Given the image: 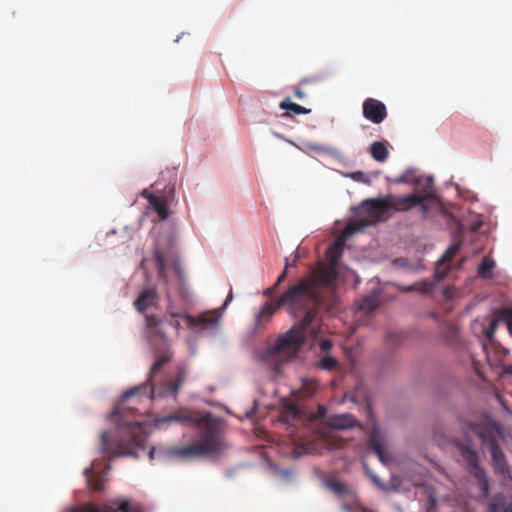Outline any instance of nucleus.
I'll use <instances>...</instances> for the list:
<instances>
[{
  "mask_svg": "<svg viewBox=\"0 0 512 512\" xmlns=\"http://www.w3.org/2000/svg\"><path fill=\"white\" fill-rule=\"evenodd\" d=\"M289 266H290V264H289V259H288V258H286V259H285V267H284V270H283V271H282V273L278 276L276 283H275L272 287L268 288V289L264 292V294H265L266 296H271V295L274 293V291L276 290V288L278 287V285H280V283H282V282L287 278V271H288Z\"/></svg>",
  "mask_w": 512,
  "mask_h": 512,
  "instance_id": "nucleus-26",
  "label": "nucleus"
},
{
  "mask_svg": "<svg viewBox=\"0 0 512 512\" xmlns=\"http://www.w3.org/2000/svg\"><path fill=\"white\" fill-rule=\"evenodd\" d=\"M155 260H156L159 272L162 273L165 268V258H164V255L158 250L155 251Z\"/></svg>",
  "mask_w": 512,
  "mask_h": 512,
  "instance_id": "nucleus-30",
  "label": "nucleus"
},
{
  "mask_svg": "<svg viewBox=\"0 0 512 512\" xmlns=\"http://www.w3.org/2000/svg\"><path fill=\"white\" fill-rule=\"evenodd\" d=\"M370 478L371 480L373 481V483L380 489L384 490L385 487L383 485V483L381 482V480L375 475V474H370Z\"/></svg>",
  "mask_w": 512,
  "mask_h": 512,
  "instance_id": "nucleus-33",
  "label": "nucleus"
},
{
  "mask_svg": "<svg viewBox=\"0 0 512 512\" xmlns=\"http://www.w3.org/2000/svg\"><path fill=\"white\" fill-rule=\"evenodd\" d=\"M318 388V383L314 380L308 379L302 382L301 387L293 394L297 400H304L312 397Z\"/></svg>",
  "mask_w": 512,
  "mask_h": 512,
  "instance_id": "nucleus-18",
  "label": "nucleus"
},
{
  "mask_svg": "<svg viewBox=\"0 0 512 512\" xmlns=\"http://www.w3.org/2000/svg\"><path fill=\"white\" fill-rule=\"evenodd\" d=\"M300 149V147L298 146ZM302 151L305 153H308V151L317 152L319 154H327V155H334L336 153L335 148L325 145V144H319V143H305L304 148H301Z\"/></svg>",
  "mask_w": 512,
  "mask_h": 512,
  "instance_id": "nucleus-23",
  "label": "nucleus"
},
{
  "mask_svg": "<svg viewBox=\"0 0 512 512\" xmlns=\"http://www.w3.org/2000/svg\"><path fill=\"white\" fill-rule=\"evenodd\" d=\"M158 300L159 298L156 289L148 288L140 292L133 304L139 313H144L147 309L155 307Z\"/></svg>",
  "mask_w": 512,
  "mask_h": 512,
  "instance_id": "nucleus-11",
  "label": "nucleus"
},
{
  "mask_svg": "<svg viewBox=\"0 0 512 512\" xmlns=\"http://www.w3.org/2000/svg\"><path fill=\"white\" fill-rule=\"evenodd\" d=\"M450 330H451V332H452V333H456V328H455V326H453V325H452V326H450Z\"/></svg>",
  "mask_w": 512,
  "mask_h": 512,
  "instance_id": "nucleus-41",
  "label": "nucleus"
},
{
  "mask_svg": "<svg viewBox=\"0 0 512 512\" xmlns=\"http://www.w3.org/2000/svg\"><path fill=\"white\" fill-rule=\"evenodd\" d=\"M504 371L508 374H512V365L505 366Z\"/></svg>",
  "mask_w": 512,
  "mask_h": 512,
  "instance_id": "nucleus-38",
  "label": "nucleus"
},
{
  "mask_svg": "<svg viewBox=\"0 0 512 512\" xmlns=\"http://www.w3.org/2000/svg\"><path fill=\"white\" fill-rule=\"evenodd\" d=\"M142 196L148 200L149 206L158 214L160 220H166L169 216L166 200L153 193L143 190Z\"/></svg>",
  "mask_w": 512,
  "mask_h": 512,
  "instance_id": "nucleus-14",
  "label": "nucleus"
},
{
  "mask_svg": "<svg viewBox=\"0 0 512 512\" xmlns=\"http://www.w3.org/2000/svg\"><path fill=\"white\" fill-rule=\"evenodd\" d=\"M429 500H430L431 505L433 506L435 504V499L433 497H430Z\"/></svg>",
  "mask_w": 512,
  "mask_h": 512,
  "instance_id": "nucleus-42",
  "label": "nucleus"
},
{
  "mask_svg": "<svg viewBox=\"0 0 512 512\" xmlns=\"http://www.w3.org/2000/svg\"><path fill=\"white\" fill-rule=\"evenodd\" d=\"M172 422L182 425L193 423L198 430L195 438L186 446H160L157 449L153 447L148 454L150 460H154L156 455L163 460H189L202 457H217L225 453L228 448L219 421L212 418L209 414L198 417L181 409L172 414L156 416L154 418V423L157 427Z\"/></svg>",
  "mask_w": 512,
  "mask_h": 512,
  "instance_id": "nucleus-3",
  "label": "nucleus"
},
{
  "mask_svg": "<svg viewBox=\"0 0 512 512\" xmlns=\"http://www.w3.org/2000/svg\"><path fill=\"white\" fill-rule=\"evenodd\" d=\"M496 262L490 256H485L477 268V274L480 278L490 280L493 278V269Z\"/></svg>",
  "mask_w": 512,
  "mask_h": 512,
  "instance_id": "nucleus-19",
  "label": "nucleus"
},
{
  "mask_svg": "<svg viewBox=\"0 0 512 512\" xmlns=\"http://www.w3.org/2000/svg\"><path fill=\"white\" fill-rule=\"evenodd\" d=\"M433 288V283H431L430 281H422V282H419V283H414L413 285L407 287L405 290L407 292H410V291H419L421 293H429Z\"/></svg>",
  "mask_w": 512,
  "mask_h": 512,
  "instance_id": "nucleus-27",
  "label": "nucleus"
},
{
  "mask_svg": "<svg viewBox=\"0 0 512 512\" xmlns=\"http://www.w3.org/2000/svg\"><path fill=\"white\" fill-rule=\"evenodd\" d=\"M294 95H295L298 99H303V98L305 97L304 92H303L301 89H299V88H296V89L294 90Z\"/></svg>",
  "mask_w": 512,
  "mask_h": 512,
  "instance_id": "nucleus-35",
  "label": "nucleus"
},
{
  "mask_svg": "<svg viewBox=\"0 0 512 512\" xmlns=\"http://www.w3.org/2000/svg\"><path fill=\"white\" fill-rule=\"evenodd\" d=\"M325 486L333 491L334 493L340 495V494H344V493H348L349 492V489L348 487L340 482V481H337L335 479H328L325 481Z\"/></svg>",
  "mask_w": 512,
  "mask_h": 512,
  "instance_id": "nucleus-25",
  "label": "nucleus"
},
{
  "mask_svg": "<svg viewBox=\"0 0 512 512\" xmlns=\"http://www.w3.org/2000/svg\"><path fill=\"white\" fill-rule=\"evenodd\" d=\"M350 177L354 180V181H358V182H368L367 180V177L365 175L364 172L362 171H356V172H353L350 174Z\"/></svg>",
  "mask_w": 512,
  "mask_h": 512,
  "instance_id": "nucleus-31",
  "label": "nucleus"
},
{
  "mask_svg": "<svg viewBox=\"0 0 512 512\" xmlns=\"http://www.w3.org/2000/svg\"><path fill=\"white\" fill-rule=\"evenodd\" d=\"M372 158L378 162H384L388 158V149L385 142L375 141L370 146Z\"/></svg>",
  "mask_w": 512,
  "mask_h": 512,
  "instance_id": "nucleus-20",
  "label": "nucleus"
},
{
  "mask_svg": "<svg viewBox=\"0 0 512 512\" xmlns=\"http://www.w3.org/2000/svg\"><path fill=\"white\" fill-rule=\"evenodd\" d=\"M96 462L91 467L84 469L87 486L94 491H102L105 487L106 472L104 470H96Z\"/></svg>",
  "mask_w": 512,
  "mask_h": 512,
  "instance_id": "nucleus-12",
  "label": "nucleus"
},
{
  "mask_svg": "<svg viewBox=\"0 0 512 512\" xmlns=\"http://www.w3.org/2000/svg\"><path fill=\"white\" fill-rule=\"evenodd\" d=\"M458 423L464 438L456 439L454 446L467 464L470 473L473 474L481 493L487 497L489 493V480L485 470L479 464V453L474 448L471 438L466 435V431L473 432L479 437L482 444L489 448L494 473L505 477L510 474V467L497 439L500 433V426L490 417H484L475 421L459 417Z\"/></svg>",
  "mask_w": 512,
  "mask_h": 512,
  "instance_id": "nucleus-4",
  "label": "nucleus"
},
{
  "mask_svg": "<svg viewBox=\"0 0 512 512\" xmlns=\"http://www.w3.org/2000/svg\"><path fill=\"white\" fill-rule=\"evenodd\" d=\"M344 245V241L342 239H337L334 243L333 250H340L342 251Z\"/></svg>",
  "mask_w": 512,
  "mask_h": 512,
  "instance_id": "nucleus-34",
  "label": "nucleus"
},
{
  "mask_svg": "<svg viewBox=\"0 0 512 512\" xmlns=\"http://www.w3.org/2000/svg\"><path fill=\"white\" fill-rule=\"evenodd\" d=\"M489 512H512V500L503 494L495 495L489 503Z\"/></svg>",
  "mask_w": 512,
  "mask_h": 512,
  "instance_id": "nucleus-17",
  "label": "nucleus"
},
{
  "mask_svg": "<svg viewBox=\"0 0 512 512\" xmlns=\"http://www.w3.org/2000/svg\"><path fill=\"white\" fill-rule=\"evenodd\" d=\"M380 305L379 296L377 294H371L365 296L358 304V310L370 313L377 309Z\"/></svg>",
  "mask_w": 512,
  "mask_h": 512,
  "instance_id": "nucleus-21",
  "label": "nucleus"
},
{
  "mask_svg": "<svg viewBox=\"0 0 512 512\" xmlns=\"http://www.w3.org/2000/svg\"><path fill=\"white\" fill-rule=\"evenodd\" d=\"M395 182L416 185L414 193L402 197H392L389 200H366L362 208L369 214V218L348 223L345 227V234L353 235L365 227L375 224L389 210L408 211L415 206H420L422 211L427 213L430 203L437 200L433 189V178L430 176H416L413 170H407L397 177Z\"/></svg>",
  "mask_w": 512,
  "mask_h": 512,
  "instance_id": "nucleus-5",
  "label": "nucleus"
},
{
  "mask_svg": "<svg viewBox=\"0 0 512 512\" xmlns=\"http://www.w3.org/2000/svg\"><path fill=\"white\" fill-rule=\"evenodd\" d=\"M336 279L334 268L319 264L306 277L291 284L278 299V306L286 307L293 317H298L302 312H305V316L301 322L280 335L275 344L263 354L264 362L275 372H279L284 364L298 356L308 335L315 338L322 332L316 307L323 303V291L331 290Z\"/></svg>",
  "mask_w": 512,
  "mask_h": 512,
  "instance_id": "nucleus-2",
  "label": "nucleus"
},
{
  "mask_svg": "<svg viewBox=\"0 0 512 512\" xmlns=\"http://www.w3.org/2000/svg\"><path fill=\"white\" fill-rule=\"evenodd\" d=\"M280 307L281 306H278V301L276 303L266 302L262 309L255 316L254 330H260L265 327V325L269 323L272 316Z\"/></svg>",
  "mask_w": 512,
  "mask_h": 512,
  "instance_id": "nucleus-13",
  "label": "nucleus"
},
{
  "mask_svg": "<svg viewBox=\"0 0 512 512\" xmlns=\"http://www.w3.org/2000/svg\"><path fill=\"white\" fill-rule=\"evenodd\" d=\"M274 136H275V137H277V138H279V139L285 140V141H287L288 143H290V144H292V145H294V146L298 147V146H297L293 141L286 139L284 136H282V135H281V134H279V133H274Z\"/></svg>",
  "mask_w": 512,
  "mask_h": 512,
  "instance_id": "nucleus-36",
  "label": "nucleus"
},
{
  "mask_svg": "<svg viewBox=\"0 0 512 512\" xmlns=\"http://www.w3.org/2000/svg\"><path fill=\"white\" fill-rule=\"evenodd\" d=\"M500 322L506 323L508 331L512 336V309H501L484 330V337L491 345L494 343V335Z\"/></svg>",
  "mask_w": 512,
  "mask_h": 512,
  "instance_id": "nucleus-8",
  "label": "nucleus"
},
{
  "mask_svg": "<svg viewBox=\"0 0 512 512\" xmlns=\"http://www.w3.org/2000/svg\"><path fill=\"white\" fill-rule=\"evenodd\" d=\"M274 136H275V137H277V138H279V139L285 140V141H287L288 143H290V144H292V145H294V146L298 147V146H297L293 141L286 139L284 136H282V135H281V134H279V133H274Z\"/></svg>",
  "mask_w": 512,
  "mask_h": 512,
  "instance_id": "nucleus-37",
  "label": "nucleus"
},
{
  "mask_svg": "<svg viewBox=\"0 0 512 512\" xmlns=\"http://www.w3.org/2000/svg\"><path fill=\"white\" fill-rule=\"evenodd\" d=\"M383 435L380 429L374 426L368 436V447L378 456L381 462H385L383 447Z\"/></svg>",
  "mask_w": 512,
  "mask_h": 512,
  "instance_id": "nucleus-15",
  "label": "nucleus"
},
{
  "mask_svg": "<svg viewBox=\"0 0 512 512\" xmlns=\"http://www.w3.org/2000/svg\"><path fill=\"white\" fill-rule=\"evenodd\" d=\"M460 248L461 243H455L452 246H450L441 256L434 272V278L436 281H441L442 279L445 278L449 271V267L446 266V264L449 263L458 254Z\"/></svg>",
  "mask_w": 512,
  "mask_h": 512,
  "instance_id": "nucleus-10",
  "label": "nucleus"
},
{
  "mask_svg": "<svg viewBox=\"0 0 512 512\" xmlns=\"http://www.w3.org/2000/svg\"><path fill=\"white\" fill-rule=\"evenodd\" d=\"M279 107L282 110H290L295 114H308L311 111L310 109H307L304 106L291 102L289 98H286L283 101H281Z\"/></svg>",
  "mask_w": 512,
  "mask_h": 512,
  "instance_id": "nucleus-24",
  "label": "nucleus"
},
{
  "mask_svg": "<svg viewBox=\"0 0 512 512\" xmlns=\"http://www.w3.org/2000/svg\"><path fill=\"white\" fill-rule=\"evenodd\" d=\"M297 260H298V256H297V254H295V255H294L293 262H291V265H292V266H295V265H296V263H297Z\"/></svg>",
  "mask_w": 512,
  "mask_h": 512,
  "instance_id": "nucleus-39",
  "label": "nucleus"
},
{
  "mask_svg": "<svg viewBox=\"0 0 512 512\" xmlns=\"http://www.w3.org/2000/svg\"><path fill=\"white\" fill-rule=\"evenodd\" d=\"M183 316H184V314L172 311L169 307L167 309L165 316L163 318H161L162 329L164 330V324H168V325L172 326L173 328H175L177 331H179V329L181 327L179 318H183ZM157 318L160 319V317H158V316H157Z\"/></svg>",
  "mask_w": 512,
  "mask_h": 512,
  "instance_id": "nucleus-22",
  "label": "nucleus"
},
{
  "mask_svg": "<svg viewBox=\"0 0 512 512\" xmlns=\"http://www.w3.org/2000/svg\"><path fill=\"white\" fill-rule=\"evenodd\" d=\"M362 114L365 119L374 123H382L388 116L386 105L378 99L366 98L362 104Z\"/></svg>",
  "mask_w": 512,
  "mask_h": 512,
  "instance_id": "nucleus-7",
  "label": "nucleus"
},
{
  "mask_svg": "<svg viewBox=\"0 0 512 512\" xmlns=\"http://www.w3.org/2000/svg\"><path fill=\"white\" fill-rule=\"evenodd\" d=\"M72 512H138V509L128 500H112L103 503L101 506L86 503L82 506L73 507Z\"/></svg>",
  "mask_w": 512,
  "mask_h": 512,
  "instance_id": "nucleus-6",
  "label": "nucleus"
},
{
  "mask_svg": "<svg viewBox=\"0 0 512 512\" xmlns=\"http://www.w3.org/2000/svg\"><path fill=\"white\" fill-rule=\"evenodd\" d=\"M503 351L505 354L509 353V350H507V349H503Z\"/></svg>",
  "mask_w": 512,
  "mask_h": 512,
  "instance_id": "nucleus-43",
  "label": "nucleus"
},
{
  "mask_svg": "<svg viewBox=\"0 0 512 512\" xmlns=\"http://www.w3.org/2000/svg\"><path fill=\"white\" fill-rule=\"evenodd\" d=\"M284 407L291 413L293 418L298 417L299 409L295 403H293L292 401H289V400H285Z\"/></svg>",
  "mask_w": 512,
  "mask_h": 512,
  "instance_id": "nucleus-29",
  "label": "nucleus"
},
{
  "mask_svg": "<svg viewBox=\"0 0 512 512\" xmlns=\"http://www.w3.org/2000/svg\"><path fill=\"white\" fill-rule=\"evenodd\" d=\"M145 322V336L155 360L150 367L147 382L142 386L134 387L124 392L120 405L110 414V418L116 424L118 434L120 435L119 438L111 441L108 432L104 431L101 434L100 449L103 453L110 456L135 455L133 449H143L148 438L142 423L135 419L138 409L126 404V401L141 392L146 393L149 399L168 395L176 398L187 376V365L183 363L178 364L176 366L175 378H164L156 388L153 378L162 370L164 365L172 360L174 351L165 330L162 329V320L158 319L156 315H146Z\"/></svg>",
  "mask_w": 512,
  "mask_h": 512,
  "instance_id": "nucleus-1",
  "label": "nucleus"
},
{
  "mask_svg": "<svg viewBox=\"0 0 512 512\" xmlns=\"http://www.w3.org/2000/svg\"><path fill=\"white\" fill-rule=\"evenodd\" d=\"M320 367L327 371H332L337 368L338 362L332 356H325L320 360Z\"/></svg>",
  "mask_w": 512,
  "mask_h": 512,
  "instance_id": "nucleus-28",
  "label": "nucleus"
},
{
  "mask_svg": "<svg viewBox=\"0 0 512 512\" xmlns=\"http://www.w3.org/2000/svg\"><path fill=\"white\" fill-rule=\"evenodd\" d=\"M218 315L215 311H207L197 317L189 314H184L183 319L190 329L201 328L204 329L208 326H214L218 323Z\"/></svg>",
  "mask_w": 512,
  "mask_h": 512,
  "instance_id": "nucleus-9",
  "label": "nucleus"
},
{
  "mask_svg": "<svg viewBox=\"0 0 512 512\" xmlns=\"http://www.w3.org/2000/svg\"><path fill=\"white\" fill-rule=\"evenodd\" d=\"M332 347V342L330 340H323L320 344V349L323 353H328Z\"/></svg>",
  "mask_w": 512,
  "mask_h": 512,
  "instance_id": "nucleus-32",
  "label": "nucleus"
},
{
  "mask_svg": "<svg viewBox=\"0 0 512 512\" xmlns=\"http://www.w3.org/2000/svg\"><path fill=\"white\" fill-rule=\"evenodd\" d=\"M356 424V419L350 414L332 415L327 418V425L336 430L350 429Z\"/></svg>",
  "mask_w": 512,
  "mask_h": 512,
  "instance_id": "nucleus-16",
  "label": "nucleus"
},
{
  "mask_svg": "<svg viewBox=\"0 0 512 512\" xmlns=\"http://www.w3.org/2000/svg\"><path fill=\"white\" fill-rule=\"evenodd\" d=\"M232 299V292H230L229 296L227 297L226 301H225V304L226 305L228 303V301H230Z\"/></svg>",
  "mask_w": 512,
  "mask_h": 512,
  "instance_id": "nucleus-40",
  "label": "nucleus"
}]
</instances>
